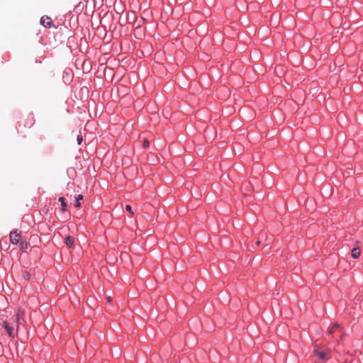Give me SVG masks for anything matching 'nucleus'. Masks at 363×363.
Masks as SVG:
<instances>
[{
    "label": "nucleus",
    "instance_id": "nucleus-16",
    "mask_svg": "<svg viewBox=\"0 0 363 363\" xmlns=\"http://www.w3.org/2000/svg\"><path fill=\"white\" fill-rule=\"evenodd\" d=\"M107 299H108V302H110V301H111V298H110V297H109V296L107 298Z\"/></svg>",
    "mask_w": 363,
    "mask_h": 363
},
{
    "label": "nucleus",
    "instance_id": "nucleus-10",
    "mask_svg": "<svg viewBox=\"0 0 363 363\" xmlns=\"http://www.w3.org/2000/svg\"><path fill=\"white\" fill-rule=\"evenodd\" d=\"M28 242L26 241L21 240L20 242V247L22 250H26L28 248Z\"/></svg>",
    "mask_w": 363,
    "mask_h": 363
},
{
    "label": "nucleus",
    "instance_id": "nucleus-1",
    "mask_svg": "<svg viewBox=\"0 0 363 363\" xmlns=\"http://www.w3.org/2000/svg\"><path fill=\"white\" fill-rule=\"evenodd\" d=\"M313 354L320 360H327L330 358V350L328 349L320 347L318 345H315L313 350Z\"/></svg>",
    "mask_w": 363,
    "mask_h": 363
},
{
    "label": "nucleus",
    "instance_id": "nucleus-9",
    "mask_svg": "<svg viewBox=\"0 0 363 363\" xmlns=\"http://www.w3.org/2000/svg\"><path fill=\"white\" fill-rule=\"evenodd\" d=\"M340 329V325L338 324H334L329 330L328 333L330 334L335 333Z\"/></svg>",
    "mask_w": 363,
    "mask_h": 363
},
{
    "label": "nucleus",
    "instance_id": "nucleus-6",
    "mask_svg": "<svg viewBox=\"0 0 363 363\" xmlns=\"http://www.w3.org/2000/svg\"><path fill=\"white\" fill-rule=\"evenodd\" d=\"M361 251L358 247H354L352 250L351 255L354 259H357L360 256Z\"/></svg>",
    "mask_w": 363,
    "mask_h": 363
},
{
    "label": "nucleus",
    "instance_id": "nucleus-2",
    "mask_svg": "<svg viewBox=\"0 0 363 363\" xmlns=\"http://www.w3.org/2000/svg\"><path fill=\"white\" fill-rule=\"evenodd\" d=\"M3 326L5 328L7 334L10 337H14L16 334V331L17 330V328L18 326V320L13 321V323H8L6 321H4L3 323Z\"/></svg>",
    "mask_w": 363,
    "mask_h": 363
},
{
    "label": "nucleus",
    "instance_id": "nucleus-7",
    "mask_svg": "<svg viewBox=\"0 0 363 363\" xmlns=\"http://www.w3.org/2000/svg\"><path fill=\"white\" fill-rule=\"evenodd\" d=\"M75 199H76V201H75V203H74V206L76 208L80 207V206H81L80 201L83 199L82 195H81V194L77 195L75 197Z\"/></svg>",
    "mask_w": 363,
    "mask_h": 363
},
{
    "label": "nucleus",
    "instance_id": "nucleus-11",
    "mask_svg": "<svg viewBox=\"0 0 363 363\" xmlns=\"http://www.w3.org/2000/svg\"><path fill=\"white\" fill-rule=\"evenodd\" d=\"M125 210L127 211H128L130 213H131L132 215L133 214V212L132 211L131 206L130 205H126Z\"/></svg>",
    "mask_w": 363,
    "mask_h": 363
},
{
    "label": "nucleus",
    "instance_id": "nucleus-14",
    "mask_svg": "<svg viewBox=\"0 0 363 363\" xmlns=\"http://www.w3.org/2000/svg\"><path fill=\"white\" fill-rule=\"evenodd\" d=\"M29 276H30V275H29V274H28V272H25L23 273V277H24V279H28V278H29Z\"/></svg>",
    "mask_w": 363,
    "mask_h": 363
},
{
    "label": "nucleus",
    "instance_id": "nucleus-13",
    "mask_svg": "<svg viewBox=\"0 0 363 363\" xmlns=\"http://www.w3.org/2000/svg\"><path fill=\"white\" fill-rule=\"evenodd\" d=\"M82 140H83V138H82V135H78L77 136V143H78L79 145H80L82 143Z\"/></svg>",
    "mask_w": 363,
    "mask_h": 363
},
{
    "label": "nucleus",
    "instance_id": "nucleus-3",
    "mask_svg": "<svg viewBox=\"0 0 363 363\" xmlns=\"http://www.w3.org/2000/svg\"><path fill=\"white\" fill-rule=\"evenodd\" d=\"M21 235L17 230H13L10 233V240L13 244H17L20 241Z\"/></svg>",
    "mask_w": 363,
    "mask_h": 363
},
{
    "label": "nucleus",
    "instance_id": "nucleus-4",
    "mask_svg": "<svg viewBox=\"0 0 363 363\" xmlns=\"http://www.w3.org/2000/svg\"><path fill=\"white\" fill-rule=\"evenodd\" d=\"M40 23L46 28H50L52 24V21L48 16H43L40 19Z\"/></svg>",
    "mask_w": 363,
    "mask_h": 363
},
{
    "label": "nucleus",
    "instance_id": "nucleus-5",
    "mask_svg": "<svg viewBox=\"0 0 363 363\" xmlns=\"http://www.w3.org/2000/svg\"><path fill=\"white\" fill-rule=\"evenodd\" d=\"M65 242L68 247L73 246L74 242V238L72 236H68L65 238Z\"/></svg>",
    "mask_w": 363,
    "mask_h": 363
},
{
    "label": "nucleus",
    "instance_id": "nucleus-15",
    "mask_svg": "<svg viewBox=\"0 0 363 363\" xmlns=\"http://www.w3.org/2000/svg\"><path fill=\"white\" fill-rule=\"evenodd\" d=\"M259 243H260V241H259V240H258V241H257V242H256V245H259Z\"/></svg>",
    "mask_w": 363,
    "mask_h": 363
},
{
    "label": "nucleus",
    "instance_id": "nucleus-8",
    "mask_svg": "<svg viewBox=\"0 0 363 363\" xmlns=\"http://www.w3.org/2000/svg\"><path fill=\"white\" fill-rule=\"evenodd\" d=\"M59 201L61 203L62 211H65L67 210V204L65 203V199L64 197L61 196L59 198Z\"/></svg>",
    "mask_w": 363,
    "mask_h": 363
},
{
    "label": "nucleus",
    "instance_id": "nucleus-12",
    "mask_svg": "<svg viewBox=\"0 0 363 363\" xmlns=\"http://www.w3.org/2000/svg\"><path fill=\"white\" fill-rule=\"evenodd\" d=\"M149 145H150V143H149V141H148L147 140H146V139H145V140H144V142H143V146H144L145 147H146V148H147V147H149Z\"/></svg>",
    "mask_w": 363,
    "mask_h": 363
}]
</instances>
